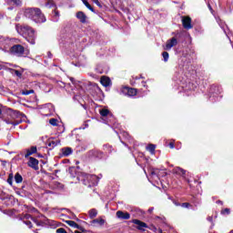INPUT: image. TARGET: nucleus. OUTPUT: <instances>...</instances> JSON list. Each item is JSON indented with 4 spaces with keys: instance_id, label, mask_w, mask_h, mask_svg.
I'll list each match as a JSON object with an SVG mask.
<instances>
[{
    "instance_id": "nucleus-36",
    "label": "nucleus",
    "mask_w": 233,
    "mask_h": 233,
    "mask_svg": "<svg viewBox=\"0 0 233 233\" xmlns=\"http://www.w3.org/2000/svg\"><path fill=\"white\" fill-rule=\"evenodd\" d=\"M93 3H95V5H98L99 8H102L103 5H101V3H99V0H92Z\"/></svg>"
},
{
    "instance_id": "nucleus-25",
    "label": "nucleus",
    "mask_w": 233,
    "mask_h": 233,
    "mask_svg": "<svg viewBox=\"0 0 233 233\" xmlns=\"http://www.w3.org/2000/svg\"><path fill=\"white\" fill-rule=\"evenodd\" d=\"M162 57L164 59L165 63H167L168 61V57H169L168 52H167V51L163 52Z\"/></svg>"
},
{
    "instance_id": "nucleus-47",
    "label": "nucleus",
    "mask_w": 233,
    "mask_h": 233,
    "mask_svg": "<svg viewBox=\"0 0 233 233\" xmlns=\"http://www.w3.org/2000/svg\"><path fill=\"white\" fill-rule=\"evenodd\" d=\"M4 66H0V70H3Z\"/></svg>"
},
{
    "instance_id": "nucleus-38",
    "label": "nucleus",
    "mask_w": 233,
    "mask_h": 233,
    "mask_svg": "<svg viewBox=\"0 0 233 233\" xmlns=\"http://www.w3.org/2000/svg\"><path fill=\"white\" fill-rule=\"evenodd\" d=\"M182 207H183L184 208H188V207H190V204H189V203H183V204H182Z\"/></svg>"
},
{
    "instance_id": "nucleus-30",
    "label": "nucleus",
    "mask_w": 233,
    "mask_h": 233,
    "mask_svg": "<svg viewBox=\"0 0 233 233\" xmlns=\"http://www.w3.org/2000/svg\"><path fill=\"white\" fill-rule=\"evenodd\" d=\"M25 225H26L29 228H32V222L30 220H24Z\"/></svg>"
},
{
    "instance_id": "nucleus-15",
    "label": "nucleus",
    "mask_w": 233,
    "mask_h": 233,
    "mask_svg": "<svg viewBox=\"0 0 233 233\" xmlns=\"http://www.w3.org/2000/svg\"><path fill=\"white\" fill-rule=\"evenodd\" d=\"M61 152L65 157H68V156H71V154H72V152H74V150H72V147H63L61 149Z\"/></svg>"
},
{
    "instance_id": "nucleus-40",
    "label": "nucleus",
    "mask_w": 233,
    "mask_h": 233,
    "mask_svg": "<svg viewBox=\"0 0 233 233\" xmlns=\"http://www.w3.org/2000/svg\"><path fill=\"white\" fill-rule=\"evenodd\" d=\"M218 25H220L223 30H225V25L221 24V21L218 20Z\"/></svg>"
},
{
    "instance_id": "nucleus-12",
    "label": "nucleus",
    "mask_w": 233,
    "mask_h": 233,
    "mask_svg": "<svg viewBox=\"0 0 233 233\" xmlns=\"http://www.w3.org/2000/svg\"><path fill=\"white\" fill-rule=\"evenodd\" d=\"M116 218H118V219H130V213L118 210L116 212Z\"/></svg>"
},
{
    "instance_id": "nucleus-27",
    "label": "nucleus",
    "mask_w": 233,
    "mask_h": 233,
    "mask_svg": "<svg viewBox=\"0 0 233 233\" xmlns=\"http://www.w3.org/2000/svg\"><path fill=\"white\" fill-rule=\"evenodd\" d=\"M30 94H34V90H25V91H22V96H30Z\"/></svg>"
},
{
    "instance_id": "nucleus-33",
    "label": "nucleus",
    "mask_w": 233,
    "mask_h": 233,
    "mask_svg": "<svg viewBox=\"0 0 233 233\" xmlns=\"http://www.w3.org/2000/svg\"><path fill=\"white\" fill-rule=\"evenodd\" d=\"M221 214H223V215H225V214H227V215L230 214V208H225V209H223V210L221 211Z\"/></svg>"
},
{
    "instance_id": "nucleus-18",
    "label": "nucleus",
    "mask_w": 233,
    "mask_h": 233,
    "mask_svg": "<svg viewBox=\"0 0 233 233\" xmlns=\"http://www.w3.org/2000/svg\"><path fill=\"white\" fill-rule=\"evenodd\" d=\"M126 90L127 92V96H129L130 97L137 95V89H136V88L127 87Z\"/></svg>"
},
{
    "instance_id": "nucleus-5",
    "label": "nucleus",
    "mask_w": 233,
    "mask_h": 233,
    "mask_svg": "<svg viewBox=\"0 0 233 233\" xmlns=\"http://www.w3.org/2000/svg\"><path fill=\"white\" fill-rule=\"evenodd\" d=\"M10 53L16 57H23L25 56V47L21 45H15L10 48Z\"/></svg>"
},
{
    "instance_id": "nucleus-29",
    "label": "nucleus",
    "mask_w": 233,
    "mask_h": 233,
    "mask_svg": "<svg viewBox=\"0 0 233 233\" xmlns=\"http://www.w3.org/2000/svg\"><path fill=\"white\" fill-rule=\"evenodd\" d=\"M15 72V75L17 76V77H21L23 76V72L19 71V70H14Z\"/></svg>"
},
{
    "instance_id": "nucleus-45",
    "label": "nucleus",
    "mask_w": 233,
    "mask_h": 233,
    "mask_svg": "<svg viewBox=\"0 0 233 233\" xmlns=\"http://www.w3.org/2000/svg\"><path fill=\"white\" fill-rule=\"evenodd\" d=\"M208 221H209L210 223H212V217H208Z\"/></svg>"
},
{
    "instance_id": "nucleus-4",
    "label": "nucleus",
    "mask_w": 233,
    "mask_h": 233,
    "mask_svg": "<svg viewBox=\"0 0 233 233\" xmlns=\"http://www.w3.org/2000/svg\"><path fill=\"white\" fill-rule=\"evenodd\" d=\"M46 6H48V8H55V10H53V21L55 23H57L59 21V17H60V14L59 11L57 10V5H56L55 2H53V0H49L46 3Z\"/></svg>"
},
{
    "instance_id": "nucleus-50",
    "label": "nucleus",
    "mask_w": 233,
    "mask_h": 233,
    "mask_svg": "<svg viewBox=\"0 0 233 233\" xmlns=\"http://www.w3.org/2000/svg\"><path fill=\"white\" fill-rule=\"evenodd\" d=\"M129 143H132V140H129Z\"/></svg>"
},
{
    "instance_id": "nucleus-26",
    "label": "nucleus",
    "mask_w": 233,
    "mask_h": 233,
    "mask_svg": "<svg viewBox=\"0 0 233 233\" xmlns=\"http://www.w3.org/2000/svg\"><path fill=\"white\" fill-rule=\"evenodd\" d=\"M89 177H90V179H93L95 181V182H93V185H97V183L99 181V179H97V176L92 175Z\"/></svg>"
},
{
    "instance_id": "nucleus-7",
    "label": "nucleus",
    "mask_w": 233,
    "mask_h": 233,
    "mask_svg": "<svg viewBox=\"0 0 233 233\" xmlns=\"http://www.w3.org/2000/svg\"><path fill=\"white\" fill-rule=\"evenodd\" d=\"M27 165L31 168H34V170L39 169V160H37V158L30 157L29 161L27 162Z\"/></svg>"
},
{
    "instance_id": "nucleus-6",
    "label": "nucleus",
    "mask_w": 233,
    "mask_h": 233,
    "mask_svg": "<svg viewBox=\"0 0 233 233\" xmlns=\"http://www.w3.org/2000/svg\"><path fill=\"white\" fill-rule=\"evenodd\" d=\"M177 45V37H172L171 39H168L166 42V45L164 46V50H172L174 46Z\"/></svg>"
},
{
    "instance_id": "nucleus-34",
    "label": "nucleus",
    "mask_w": 233,
    "mask_h": 233,
    "mask_svg": "<svg viewBox=\"0 0 233 233\" xmlns=\"http://www.w3.org/2000/svg\"><path fill=\"white\" fill-rule=\"evenodd\" d=\"M104 149L107 150L108 152H112V147L111 146L106 145V146H104Z\"/></svg>"
},
{
    "instance_id": "nucleus-39",
    "label": "nucleus",
    "mask_w": 233,
    "mask_h": 233,
    "mask_svg": "<svg viewBox=\"0 0 233 233\" xmlns=\"http://www.w3.org/2000/svg\"><path fill=\"white\" fill-rule=\"evenodd\" d=\"M151 230H154V232L159 233V229H157V228H156L155 226H152Z\"/></svg>"
},
{
    "instance_id": "nucleus-21",
    "label": "nucleus",
    "mask_w": 233,
    "mask_h": 233,
    "mask_svg": "<svg viewBox=\"0 0 233 233\" xmlns=\"http://www.w3.org/2000/svg\"><path fill=\"white\" fill-rule=\"evenodd\" d=\"M15 183H23V177L19 173H16L15 176Z\"/></svg>"
},
{
    "instance_id": "nucleus-19",
    "label": "nucleus",
    "mask_w": 233,
    "mask_h": 233,
    "mask_svg": "<svg viewBox=\"0 0 233 233\" xmlns=\"http://www.w3.org/2000/svg\"><path fill=\"white\" fill-rule=\"evenodd\" d=\"M24 219H32V221H34V223H35V225L37 227H41V222L37 221V219L32 218V216L26 214L24 216Z\"/></svg>"
},
{
    "instance_id": "nucleus-31",
    "label": "nucleus",
    "mask_w": 233,
    "mask_h": 233,
    "mask_svg": "<svg viewBox=\"0 0 233 233\" xmlns=\"http://www.w3.org/2000/svg\"><path fill=\"white\" fill-rule=\"evenodd\" d=\"M14 5H16V6L21 5V0H10Z\"/></svg>"
},
{
    "instance_id": "nucleus-9",
    "label": "nucleus",
    "mask_w": 233,
    "mask_h": 233,
    "mask_svg": "<svg viewBox=\"0 0 233 233\" xmlns=\"http://www.w3.org/2000/svg\"><path fill=\"white\" fill-rule=\"evenodd\" d=\"M90 223H91V227H103V225L106 223V220H105L103 218H98L93 219Z\"/></svg>"
},
{
    "instance_id": "nucleus-2",
    "label": "nucleus",
    "mask_w": 233,
    "mask_h": 233,
    "mask_svg": "<svg viewBox=\"0 0 233 233\" xmlns=\"http://www.w3.org/2000/svg\"><path fill=\"white\" fill-rule=\"evenodd\" d=\"M7 114L13 120L8 118L4 119L6 125H13V127H17V125L23 123V120L26 119V116L25 114H22L19 111H14V109H7Z\"/></svg>"
},
{
    "instance_id": "nucleus-28",
    "label": "nucleus",
    "mask_w": 233,
    "mask_h": 233,
    "mask_svg": "<svg viewBox=\"0 0 233 233\" xmlns=\"http://www.w3.org/2000/svg\"><path fill=\"white\" fill-rule=\"evenodd\" d=\"M49 123L53 126V127H57V119L56 118H51L49 120Z\"/></svg>"
},
{
    "instance_id": "nucleus-32",
    "label": "nucleus",
    "mask_w": 233,
    "mask_h": 233,
    "mask_svg": "<svg viewBox=\"0 0 233 233\" xmlns=\"http://www.w3.org/2000/svg\"><path fill=\"white\" fill-rule=\"evenodd\" d=\"M70 81H71V83H73V85H75V86H77V85L79 83V81H76L74 77H71Z\"/></svg>"
},
{
    "instance_id": "nucleus-43",
    "label": "nucleus",
    "mask_w": 233,
    "mask_h": 233,
    "mask_svg": "<svg viewBox=\"0 0 233 233\" xmlns=\"http://www.w3.org/2000/svg\"><path fill=\"white\" fill-rule=\"evenodd\" d=\"M148 212H149V214H152V212H154V208H150L148 209Z\"/></svg>"
},
{
    "instance_id": "nucleus-41",
    "label": "nucleus",
    "mask_w": 233,
    "mask_h": 233,
    "mask_svg": "<svg viewBox=\"0 0 233 233\" xmlns=\"http://www.w3.org/2000/svg\"><path fill=\"white\" fill-rule=\"evenodd\" d=\"M7 183L9 184V185H12V177H8V179H7Z\"/></svg>"
},
{
    "instance_id": "nucleus-8",
    "label": "nucleus",
    "mask_w": 233,
    "mask_h": 233,
    "mask_svg": "<svg viewBox=\"0 0 233 233\" xmlns=\"http://www.w3.org/2000/svg\"><path fill=\"white\" fill-rule=\"evenodd\" d=\"M182 25L186 30H190L192 28V19L188 16L182 18Z\"/></svg>"
},
{
    "instance_id": "nucleus-37",
    "label": "nucleus",
    "mask_w": 233,
    "mask_h": 233,
    "mask_svg": "<svg viewBox=\"0 0 233 233\" xmlns=\"http://www.w3.org/2000/svg\"><path fill=\"white\" fill-rule=\"evenodd\" d=\"M3 106L0 104V119H3Z\"/></svg>"
},
{
    "instance_id": "nucleus-42",
    "label": "nucleus",
    "mask_w": 233,
    "mask_h": 233,
    "mask_svg": "<svg viewBox=\"0 0 233 233\" xmlns=\"http://www.w3.org/2000/svg\"><path fill=\"white\" fill-rule=\"evenodd\" d=\"M151 176H152L153 177H154V176L157 177V174H156V171H152V172H151Z\"/></svg>"
},
{
    "instance_id": "nucleus-24",
    "label": "nucleus",
    "mask_w": 233,
    "mask_h": 233,
    "mask_svg": "<svg viewBox=\"0 0 233 233\" xmlns=\"http://www.w3.org/2000/svg\"><path fill=\"white\" fill-rule=\"evenodd\" d=\"M82 3L85 5V6H86V8H88V10H90L91 12H95L94 7H92V5H90V4H88V1L82 0Z\"/></svg>"
},
{
    "instance_id": "nucleus-35",
    "label": "nucleus",
    "mask_w": 233,
    "mask_h": 233,
    "mask_svg": "<svg viewBox=\"0 0 233 233\" xmlns=\"http://www.w3.org/2000/svg\"><path fill=\"white\" fill-rule=\"evenodd\" d=\"M56 233H68V232H66V230L65 228H60L56 229Z\"/></svg>"
},
{
    "instance_id": "nucleus-1",
    "label": "nucleus",
    "mask_w": 233,
    "mask_h": 233,
    "mask_svg": "<svg viewBox=\"0 0 233 233\" xmlns=\"http://www.w3.org/2000/svg\"><path fill=\"white\" fill-rule=\"evenodd\" d=\"M24 15L35 23H45L46 21L45 15L41 14L39 8H26L24 11Z\"/></svg>"
},
{
    "instance_id": "nucleus-3",
    "label": "nucleus",
    "mask_w": 233,
    "mask_h": 233,
    "mask_svg": "<svg viewBox=\"0 0 233 233\" xmlns=\"http://www.w3.org/2000/svg\"><path fill=\"white\" fill-rule=\"evenodd\" d=\"M17 32L23 35L30 45H35V31L28 25H21L17 27Z\"/></svg>"
},
{
    "instance_id": "nucleus-11",
    "label": "nucleus",
    "mask_w": 233,
    "mask_h": 233,
    "mask_svg": "<svg viewBox=\"0 0 233 233\" xmlns=\"http://www.w3.org/2000/svg\"><path fill=\"white\" fill-rule=\"evenodd\" d=\"M132 223H134L135 225H137V229L138 230H145V228H148V226L147 225V223L138 220V219H133Z\"/></svg>"
},
{
    "instance_id": "nucleus-49",
    "label": "nucleus",
    "mask_w": 233,
    "mask_h": 233,
    "mask_svg": "<svg viewBox=\"0 0 233 233\" xmlns=\"http://www.w3.org/2000/svg\"><path fill=\"white\" fill-rule=\"evenodd\" d=\"M211 228H214V225L211 226Z\"/></svg>"
},
{
    "instance_id": "nucleus-20",
    "label": "nucleus",
    "mask_w": 233,
    "mask_h": 233,
    "mask_svg": "<svg viewBox=\"0 0 233 233\" xmlns=\"http://www.w3.org/2000/svg\"><path fill=\"white\" fill-rule=\"evenodd\" d=\"M66 225H68L69 227H73V228H81V227H79L77 225V223H76V221L74 220H67L66 221Z\"/></svg>"
},
{
    "instance_id": "nucleus-51",
    "label": "nucleus",
    "mask_w": 233,
    "mask_h": 233,
    "mask_svg": "<svg viewBox=\"0 0 233 233\" xmlns=\"http://www.w3.org/2000/svg\"><path fill=\"white\" fill-rule=\"evenodd\" d=\"M210 99H211V101H212V96H210Z\"/></svg>"
},
{
    "instance_id": "nucleus-17",
    "label": "nucleus",
    "mask_w": 233,
    "mask_h": 233,
    "mask_svg": "<svg viewBox=\"0 0 233 233\" xmlns=\"http://www.w3.org/2000/svg\"><path fill=\"white\" fill-rule=\"evenodd\" d=\"M174 174H177L178 176H185L187 174V171L181 167H175L173 169Z\"/></svg>"
},
{
    "instance_id": "nucleus-23",
    "label": "nucleus",
    "mask_w": 233,
    "mask_h": 233,
    "mask_svg": "<svg viewBox=\"0 0 233 233\" xmlns=\"http://www.w3.org/2000/svg\"><path fill=\"white\" fill-rule=\"evenodd\" d=\"M96 216H97V210L96 209L89 210V218L91 219H94V218H96Z\"/></svg>"
},
{
    "instance_id": "nucleus-46",
    "label": "nucleus",
    "mask_w": 233,
    "mask_h": 233,
    "mask_svg": "<svg viewBox=\"0 0 233 233\" xmlns=\"http://www.w3.org/2000/svg\"><path fill=\"white\" fill-rule=\"evenodd\" d=\"M54 113V106L51 105V114Z\"/></svg>"
},
{
    "instance_id": "nucleus-10",
    "label": "nucleus",
    "mask_w": 233,
    "mask_h": 233,
    "mask_svg": "<svg viewBox=\"0 0 233 233\" xmlns=\"http://www.w3.org/2000/svg\"><path fill=\"white\" fill-rule=\"evenodd\" d=\"M99 114L102 117H110V119H114V116L106 107L99 109Z\"/></svg>"
},
{
    "instance_id": "nucleus-44",
    "label": "nucleus",
    "mask_w": 233,
    "mask_h": 233,
    "mask_svg": "<svg viewBox=\"0 0 233 233\" xmlns=\"http://www.w3.org/2000/svg\"><path fill=\"white\" fill-rule=\"evenodd\" d=\"M169 147L174 148V143H169Z\"/></svg>"
},
{
    "instance_id": "nucleus-22",
    "label": "nucleus",
    "mask_w": 233,
    "mask_h": 233,
    "mask_svg": "<svg viewBox=\"0 0 233 233\" xmlns=\"http://www.w3.org/2000/svg\"><path fill=\"white\" fill-rule=\"evenodd\" d=\"M147 150H148V152L151 154H154V152H156V146L154 144L148 145L147 147Z\"/></svg>"
},
{
    "instance_id": "nucleus-14",
    "label": "nucleus",
    "mask_w": 233,
    "mask_h": 233,
    "mask_svg": "<svg viewBox=\"0 0 233 233\" xmlns=\"http://www.w3.org/2000/svg\"><path fill=\"white\" fill-rule=\"evenodd\" d=\"M37 152V147H31L30 148L25 150V157H30L33 154H35Z\"/></svg>"
},
{
    "instance_id": "nucleus-48",
    "label": "nucleus",
    "mask_w": 233,
    "mask_h": 233,
    "mask_svg": "<svg viewBox=\"0 0 233 233\" xmlns=\"http://www.w3.org/2000/svg\"><path fill=\"white\" fill-rule=\"evenodd\" d=\"M75 233H81L80 231H78V230H76V231H75Z\"/></svg>"
},
{
    "instance_id": "nucleus-13",
    "label": "nucleus",
    "mask_w": 233,
    "mask_h": 233,
    "mask_svg": "<svg viewBox=\"0 0 233 233\" xmlns=\"http://www.w3.org/2000/svg\"><path fill=\"white\" fill-rule=\"evenodd\" d=\"M100 83L103 86H112V81L110 80L109 77L107 76H102L100 78Z\"/></svg>"
},
{
    "instance_id": "nucleus-16",
    "label": "nucleus",
    "mask_w": 233,
    "mask_h": 233,
    "mask_svg": "<svg viewBox=\"0 0 233 233\" xmlns=\"http://www.w3.org/2000/svg\"><path fill=\"white\" fill-rule=\"evenodd\" d=\"M76 17L79 19L80 23H86V15H85V13L79 11L76 13Z\"/></svg>"
}]
</instances>
